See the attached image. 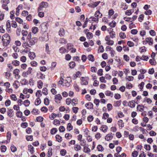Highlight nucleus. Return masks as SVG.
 I'll list each match as a JSON object with an SVG mask.
<instances>
[{
	"mask_svg": "<svg viewBox=\"0 0 157 157\" xmlns=\"http://www.w3.org/2000/svg\"><path fill=\"white\" fill-rule=\"evenodd\" d=\"M20 8H21V7L20 6V5H19L18 7L16 8L15 14L17 16H18L19 15V10H20Z\"/></svg>",
	"mask_w": 157,
	"mask_h": 157,
	"instance_id": "nucleus-36",
	"label": "nucleus"
},
{
	"mask_svg": "<svg viewBox=\"0 0 157 157\" xmlns=\"http://www.w3.org/2000/svg\"><path fill=\"white\" fill-rule=\"evenodd\" d=\"M113 138V136L111 133L110 134H108L105 137V139L107 141H109L111 140Z\"/></svg>",
	"mask_w": 157,
	"mask_h": 157,
	"instance_id": "nucleus-10",
	"label": "nucleus"
},
{
	"mask_svg": "<svg viewBox=\"0 0 157 157\" xmlns=\"http://www.w3.org/2000/svg\"><path fill=\"white\" fill-rule=\"evenodd\" d=\"M21 33L24 36H26L28 34V32L25 30H22L21 31Z\"/></svg>",
	"mask_w": 157,
	"mask_h": 157,
	"instance_id": "nucleus-48",
	"label": "nucleus"
},
{
	"mask_svg": "<svg viewBox=\"0 0 157 157\" xmlns=\"http://www.w3.org/2000/svg\"><path fill=\"white\" fill-rule=\"evenodd\" d=\"M36 120L37 121L41 122L43 121V118L42 117L40 116L37 117L36 118Z\"/></svg>",
	"mask_w": 157,
	"mask_h": 157,
	"instance_id": "nucleus-59",
	"label": "nucleus"
},
{
	"mask_svg": "<svg viewBox=\"0 0 157 157\" xmlns=\"http://www.w3.org/2000/svg\"><path fill=\"white\" fill-rule=\"evenodd\" d=\"M108 129V127L107 126L104 125H102L101 127V130L103 132H105Z\"/></svg>",
	"mask_w": 157,
	"mask_h": 157,
	"instance_id": "nucleus-20",
	"label": "nucleus"
},
{
	"mask_svg": "<svg viewBox=\"0 0 157 157\" xmlns=\"http://www.w3.org/2000/svg\"><path fill=\"white\" fill-rule=\"evenodd\" d=\"M144 107L143 105H138L137 107V109L140 111H142L144 110Z\"/></svg>",
	"mask_w": 157,
	"mask_h": 157,
	"instance_id": "nucleus-22",
	"label": "nucleus"
},
{
	"mask_svg": "<svg viewBox=\"0 0 157 157\" xmlns=\"http://www.w3.org/2000/svg\"><path fill=\"white\" fill-rule=\"evenodd\" d=\"M105 94L107 96L112 97L113 96V94L112 92L109 91H106L105 93Z\"/></svg>",
	"mask_w": 157,
	"mask_h": 157,
	"instance_id": "nucleus-33",
	"label": "nucleus"
},
{
	"mask_svg": "<svg viewBox=\"0 0 157 157\" xmlns=\"http://www.w3.org/2000/svg\"><path fill=\"white\" fill-rule=\"evenodd\" d=\"M100 3V1L95 2H93L91 4L88 5L91 8H94L96 7Z\"/></svg>",
	"mask_w": 157,
	"mask_h": 157,
	"instance_id": "nucleus-8",
	"label": "nucleus"
},
{
	"mask_svg": "<svg viewBox=\"0 0 157 157\" xmlns=\"http://www.w3.org/2000/svg\"><path fill=\"white\" fill-rule=\"evenodd\" d=\"M12 63L13 65L15 66H18L19 65L20 62L18 61L17 60H14L13 61Z\"/></svg>",
	"mask_w": 157,
	"mask_h": 157,
	"instance_id": "nucleus-32",
	"label": "nucleus"
},
{
	"mask_svg": "<svg viewBox=\"0 0 157 157\" xmlns=\"http://www.w3.org/2000/svg\"><path fill=\"white\" fill-rule=\"evenodd\" d=\"M26 60V58L25 56H23L20 58V60L23 62H25Z\"/></svg>",
	"mask_w": 157,
	"mask_h": 157,
	"instance_id": "nucleus-60",
	"label": "nucleus"
},
{
	"mask_svg": "<svg viewBox=\"0 0 157 157\" xmlns=\"http://www.w3.org/2000/svg\"><path fill=\"white\" fill-rule=\"evenodd\" d=\"M40 5L43 8H46L48 6V4L46 2H42L40 3Z\"/></svg>",
	"mask_w": 157,
	"mask_h": 157,
	"instance_id": "nucleus-16",
	"label": "nucleus"
},
{
	"mask_svg": "<svg viewBox=\"0 0 157 157\" xmlns=\"http://www.w3.org/2000/svg\"><path fill=\"white\" fill-rule=\"evenodd\" d=\"M59 51L61 53H64L66 52V50L64 48L61 47L59 49Z\"/></svg>",
	"mask_w": 157,
	"mask_h": 157,
	"instance_id": "nucleus-49",
	"label": "nucleus"
},
{
	"mask_svg": "<svg viewBox=\"0 0 157 157\" xmlns=\"http://www.w3.org/2000/svg\"><path fill=\"white\" fill-rule=\"evenodd\" d=\"M81 146L78 144H76L75 145L74 149L76 151L80 150L81 149Z\"/></svg>",
	"mask_w": 157,
	"mask_h": 157,
	"instance_id": "nucleus-19",
	"label": "nucleus"
},
{
	"mask_svg": "<svg viewBox=\"0 0 157 157\" xmlns=\"http://www.w3.org/2000/svg\"><path fill=\"white\" fill-rule=\"evenodd\" d=\"M7 115L10 117H12L13 115V111L12 109H10L7 111Z\"/></svg>",
	"mask_w": 157,
	"mask_h": 157,
	"instance_id": "nucleus-12",
	"label": "nucleus"
},
{
	"mask_svg": "<svg viewBox=\"0 0 157 157\" xmlns=\"http://www.w3.org/2000/svg\"><path fill=\"white\" fill-rule=\"evenodd\" d=\"M65 137L67 139H70L72 137V135L69 133H66L65 135Z\"/></svg>",
	"mask_w": 157,
	"mask_h": 157,
	"instance_id": "nucleus-61",
	"label": "nucleus"
},
{
	"mask_svg": "<svg viewBox=\"0 0 157 157\" xmlns=\"http://www.w3.org/2000/svg\"><path fill=\"white\" fill-rule=\"evenodd\" d=\"M1 2L2 3V8L6 11H8L9 9L7 5L10 3L9 0H2Z\"/></svg>",
	"mask_w": 157,
	"mask_h": 157,
	"instance_id": "nucleus-4",
	"label": "nucleus"
},
{
	"mask_svg": "<svg viewBox=\"0 0 157 157\" xmlns=\"http://www.w3.org/2000/svg\"><path fill=\"white\" fill-rule=\"evenodd\" d=\"M11 151L13 152H14L17 151V148L13 145H12L10 147Z\"/></svg>",
	"mask_w": 157,
	"mask_h": 157,
	"instance_id": "nucleus-47",
	"label": "nucleus"
},
{
	"mask_svg": "<svg viewBox=\"0 0 157 157\" xmlns=\"http://www.w3.org/2000/svg\"><path fill=\"white\" fill-rule=\"evenodd\" d=\"M41 100L39 98H37L35 102V104L36 105H39L41 103Z\"/></svg>",
	"mask_w": 157,
	"mask_h": 157,
	"instance_id": "nucleus-24",
	"label": "nucleus"
},
{
	"mask_svg": "<svg viewBox=\"0 0 157 157\" xmlns=\"http://www.w3.org/2000/svg\"><path fill=\"white\" fill-rule=\"evenodd\" d=\"M58 83L63 86L67 87L69 86L70 85V82H68L67 80H64L61 77L60 78V80L58 82Z\"/></svg>",
	"mask_w": 157,
	"mask_h": 157,
	"instance_id": "nucleus-2",
	"label": "nucleus"
},
{
	"mask_svg": "<svg viewBox=\"0 0 157 157\" xmlns=\"http://www.w3.org/2000/svg\"><path fill=\"white\" fill-rule=\"evenodd\" d=\"M61 95L58 94L56 95L55 96V101L57 103H59V101L62 99Z\"/></svg>",
	"mask_w": 157,
	"mask_h": 157,
	"instance_id": "nucleus-6",
	"label": "nucleus"
},
{
	"mask_svg": "<svg viewBox=\"0 0 157 157\" xmlns=\"http://www.w3.org/2000/svg\"><path fill=\"white\" fill-rule=\"evenodd\" d=\"M85 106L86 107H87L88 106H89V107L87 108L88 109H93V104L91 102H89L86 104L85 105Z\"/></svg>",
	"mask_w": 157,
	"mask_h": 157,
	"instance_id": "nucleus-13",
	"label": "nucleus"
},
{
	"mask_svg": "<svg viewBox=\"0 0 157 157\" xmlns=\"http://www.w3.org/2000/svg\"><path fill=\"white\" fill-rule=\"evenodd\" d=\"M10 97H11L12 100H13L14 101H16L17 99L16 96L14 94H12L11 95Z\"/></svg>",
	"mask_w": 157,
	"mask_h": 157,
	"instance_id": "nucleus-41",
	"label": "nucleus"
},
{
	"mask_svg": "<svg viewBox=\"0 0 157 157\" xmlns=\"http://www.w3.org/2000/svg\"><path fill=\"white\" fill-rule=\"evenodd\" d=\"M72 103L73 106H75L76 104H77V100L76 99H73L72 100Z\"/></svg>",
	"mask_w": 157,
	"mask_h": 157,
	"instance_id": "nucleus-55",
	"label": "nucleus"
},
{
	"mask_svg": "<svg viewBox=\"0 0 157 157\" xmlns=\"http://www.w3.org/2000/svg\"><path fill=\"white\" fill-rule=\"evenodd\" d=\"M59 35L60 36H63L65 34L64 30L63 29H60L59 32Z\"/></svg>",
	"mask_w": 157,
	"mask_h": 157,
	"instance_id": "nucleus-25",
	"label": "nucleus"
},
{
	"mask_svg": "<svg viewBox=\"0 0 157 157\" xmlns=\"http://www.w3.org/2000/svg\"><path fill=\"white\" fill-rule=\"evenodd\" d=\"M88 59H89V60L92 62H93L94 60V56L92 55H89L88 56Z\"/></svg>",
	"mask_w": 157,
	"mask_h": 157,
	"instance_id": "nucleus-27",
	"label": "nucleus"
},
{
	"mask_svg": "<svg viewBox=\"0 0 157 157\" xmlns=\"http://www.w3.org/2000/svg\"><path fill=\"white\" fill-rule=\"evenodd\" d=\"M39 78L43 79L45 78V75H43L41 73H40L37 75Z\"/></svg>",
	"mask_w": 157,
	"mask_h": 157,
	"instance_id": "nucleus-29",
	"label": "nucleus"
},
{
	"mask_svg": "<svg viewBox=\"0 0 157 157\" xmlns=\"http://www.w3.org/2000/svg\"><path fill=\"white\" fill-rule=\"evenodd\" d=\"M97 149L98 151H103L104 149L102 145H99L97 146Z\"/></svg>",
	"mask_w": 157,
	"mask_h": 157,
	"instance_id": "nucleus-45",
	"label": "nucleus"
},
{
	"mask_svg": "<svg viewBox=\"0 0 157 157\" xmlns=\"http://www.w3.org/2000/svg\"><path fill=\"white\" fill-rule=\"evenodd\" d=\"M26 139L28 141H32L33 139V136H26Z\"/></svg>",
	"mask_w": 157,
	"mask_h": 157,
	"instance_id": "nucleus-52",
	"label": "nucleus"
},
{
	"mask_svg": "<svg viewBox=\"0 0 157 157\" xmlns=\"http://www.w3.org/2000/svg\"><path fill=\"white\" fill-rule=\"evenodd\" d=\"M32 70V68L30 67H29L26 71H24L22 72V76L24 77H27L28 75L31 74Z\"/></svg>",
	"mask_w": 157,
	"mask_h": 157,
	"instance_id": "nucleus-5",
	"label": "nucleus"
},
{
	"mask_svg": "<svg viewBox=\"0 0 157 157\" xmlns=\"http://www.w3.org/2000/svg\"><path fill=\"white\" fill-rule=\"evenodd\" d=\"M17 83H19L18 81H15L13 84V85L15 89H17L18 87V85Z\"/></svg>",
	"mask_w": 157,
	"mask_h": 157,
	"instance_id": "nucleus-35",
	"label": "nucleus"
},
{
	"mask_svg": "<svg viewBox=\"0 0 157 157\" xmlns=\"http://www.w3.org/2000/svg\"><path fill=\"white\" fill-rule=\"evenodd\" d=\"M72 129L73 126L70 123H69L67 125V130L69 131H70L71 130H72Z\"/></svg>",
	"mask_w": 157,
	"mask_h": 157,
	"instance_id": "nucleus-30",
	"label": "nucleus"
},
{
	"mask_svg": "<svg viewBox=\"0 0 157 157\" xmlns=\"http://www.w3.org/2000/svg\"><path fill=\"white\" fill-rule=\"evenodd\" d=\"M116 22L115 21H112L111 22L109 23V25L112 27H114L116 26Z\"/></svg>",
	"mask_w": 157,
	"mask_h": 157,
	"instance_id": "nucleus-43",
	"label": "nucleus"
},
{
	"mask_svg": "<svg viewBox=\"0 0 157 157\" xmlns=\"http://www.w3.org/2000/svg\"><path fill=\"white\" fill-rule=\"evenodd\" d=\"M20 71L18 69H15L13 71V73L15 74V76H18Z\"/></svg>",
	"mask_w": 157,
	"mask_h": 157,
	"instance_id": "nucleus-40",
	"label": "nucleus"
},
{
	"mask_svg": "<svg viewBox=\"0 0 157 157\" xmlns=\"http://www.w3.org/2000/svg\"><path fill=\"white\" fill-rule=\"evenodd\" d=\"M22 46L24 48L27 46H28L29 47V45L28 42V41H27V40L26 41H24L22 44Z\"/></svg>",
	"mask_w": 157,
	"mask_h": 157,
	"instance_id": "nucleus-38",
	"label": "nucleus"
},
{
	"mask_svg": "<svg viewBox=\"0 0 157 157\" xmlns=\"http://www.w3.org/2000/svg\"><path fill=\"white\" fill-rule=\"evenodd\" d=\"M29 150L31 154H33L34 152V147L31 145H28Z\"/></svg>",
	"mask_w": 157,
	"mask_h": 157,
	"instance_id": "nucleus-15",
	"label": "nucleus"
},
{
	"mask_svg": "<svg viewBox=\"0 0 157 157\" xmlns=\"http://www.w3.org/2000/svg\"><path fill=\"white\" fill-rule=\"evenodd\" d=\"M57 131V129L56 128H52L51 131V133L52 134H55Z\"/></svg>",
	"mask_w": 157,
	"mask_h": 157,
	"instance_id": "nucleus-50",
	"label": "nucleus"
},
{
	"mask_svg": "<svg viewBox=\"0 0 157 157\" xmlns=\"http://www.w3.org/2000/svg\"><path fill=\"white\" fill-rule=\"evenodd\" d=\"M27 41H28L29 45V47H31L32 46L34 45L37 42V39L36 37H33L30 39H27Z\"/></svg>",
	"mask_w": 157,
	"mask_h": 157,
	"instance_id": "nucleus-3",
	"label": "nucleus"
},
{
	"mask_svg": "<svg viewBox=\"0 0 157 157\" xmlns=\"http://www.w3.org/2000/svg\"><path fill=\"white\" fill-rule=\"evenodd\" d=\"M121 101H115L113 104V106L115 107H119L121 105Z\"/></svg>",
	"mask_w": 157,
	"mask_h": 157,
	"instance_id": "nucleus-11",
	"label": "nucleus"
},
{
	"mask_svg": "<svg viewBox=\"0 0 157 157\" xmlns=\"http://www.w3.org/2000/svg\"><path fill=\"white\" fill-rule=\"evenodd\" d=\"M37 84L38 85V87L39 89L42 88V86L43 85V82L41 80H39L38 81Z\"/></svg>",
	"mask_w": 157,
	"mask_h": 157,
	"instance_id": "nucleus-31",
	"label": "nucleus"
},
{
	"mask_svg": "<svg viewBox=\"0 0 157 157\" xmlns=\"http://www.w3.org/2000/svg\"><path fill=\"white\" fill-rule=\"evenodd\" d=\"M126 78L128 81H132L134 79V77L132 76H128L126 77Z\"/></svg>",
	"mask_w": 157,
	"mask_h": 157,
	"instance_id": "nucleus-56",
	"label": "nucleus"
},
{
	"mask_svg": "<svg viewBox=\"0 0 157 157\" xmlns=\"http://www.w3.org/2000/svg\"><path fill=\"white\" fill-rule=\"evenodd\" d=\"M146 41L147 42V43H148L150 45H152L153 44V39L152 38L150 37H148L147 38L145 39Z\"/></svg>",
	"mask_w": 157,
	"mask_h": 157,
	"instance_id": "nucleus-9",
	"label": "nucleus"
},
{
	"mask_svg": "<svg viewBox=\"0 0 157 157\" xmlns=\"http://www.w3.org/2000/svg\"><path fill=\"white\" fill-rule=\"evenodd\" d=\"M109 116V114L107 113H105L103 114L102 118L106 119Z\"/></svg>",
	"mask_w": 157,
	"mask_h": 157,
	"instance_id": "nucleus-53",
	"label": "nucleus"
},
{
	"mask_svg": "<svg viewBox=\"0 0 157 157\" xmlns=\"http://www.w3.org/2000/svg\"><path fill=\"white\" fill-rule=\"evenodd\" d=\"M12 26L13 27L16 28L17 27V24L16 22L14 21H12Z\"/></svg>",
	"mask_w": 157,
	"mask_h": 157,
	"instance_id": "nucleus-54",
	"label": "nucleus"
},
{
	"mask_svg": "<svg viewBox=\"0 0 157 157\" xmlns=\"http://www.w3.org/2000/svg\"><path fill=\"white\" fill-rule=\"evenodd\" d=\"M66 153V151L65 149H62L60 151V154L62 156L65 155Z\"/></svg>",
	"mask_w": 157,
	"mask_h": 157,
	"instance_id": "nucleus-46",
	"label": "nucleus"
},
{
	"mask_svg": "<svg viewBox=\"0 0 157 157\" xmlns=\"http://www.w3.org/2000/svg\"><path fill=\"white\" fill-rule=\"evenodd\" d=\"M132 10H127L125 12L126 15L128 16L130 15L132 12Z\"/></svg>",
	"mask_w": 157,
	"mask_h": 157,
	"instance_id": "nucleus-51",
	"label": "nucleus"
},
{
	"mask_svg": "<svg viewBox=\"0 0 157 157\" xmlns=\"http://www.w3.org/2000/svg\"><path fill=\"white\" fill-rule=\"evenodd\" d=\"M112 105L110 103L108 104L107 105V108L108 111H109L111 110L112 109Z\"/></svg>",
	"mask_w": 157,
	"mask_h": 157,
	"instance_id": "nucleus-57",
	"label": "nucleus"
},
{
	"mask_svg": "<svg viewBox=\"0 0 157 157\" xmlns=\"http://www.w3.org/2000/svg\"><path fill=\"white\" fill-rule=\"evenodd\" d=\"M32 31L33 33L35 34L38 32V28L36 27H33L32 28Z\"/></svg>",
	"mask_w": 157,
	"mask_h": 157,
	"instance_id": "nucleus-17",
	"label": "nucleus"
},
{
	"mask_svg": "<svg viewBox=\"0 0 157 157\" xmlns=\"http://www.w3.org/2000/svg\"><path fill=\"white\" fill-rule=\"evenodd\" d=\"M11 103L10 101V100H7L5 102V105L6 106H9Z\"/></svg>",
	"mask_w": 157,
	"mask_h": 157,
	"instance_id": "nucleus-62",
	"label": "nucleus"
},
{
	"mask_svg": "<svg viewBox=\"0 0 157 157\" xmlns=\"http://www.w3.org/2000/svg\"><path fill=\"white\" fill-rule=\"evenodd\" d=\"M120 37L123 39H124L126 37V35L123 32H121L119 33Z\"/></svg>",
	"mask_w": 157,
	"mask_h": 157,
	"instance_id": "nucleus-28",
	"label": "nucleus"
},
{
	"mask_svg": "<svg viewBox=\"0 0 157 157\" xmlns=\"http://www.w3.org/2000/svg\"><path fill=\"white\" fill-rule=\"evenodd\" d=\"M30 101L28 100H27L24 101V104L25 106H28L30 104Z\"/></svg>",
	"mask_w": 157,
	"mask_h": 157,
	"instance_id": "nucleus-39",
	"label": "nucleus"
},
{
	"mask_svg": "<svg viewBox=\"0 0 157 157\" xmlns=\"http://www.w3.org/2000/svg\"><path fill=\"white\" fill-rule=\"evenodd\" d=\"M56 140L59 142H60L62 141V137L59 135H56Z\"/></svg>",
	"mask_w": 157,
	"mask_h": 157,
	"instance_id": "nucleus-23",
	"label": "nucleus"
},
{
	"mask_svg": "<svg viewBox=\"0 0 157 157\" xmlns=\"http://www.w3.org/2000/svg\"><path fill=\"white\" fill-rule=\"evenodd\" d=\"M138 152L136 151H135L132 152V155L133 157H136L138 155Z\"/></svg>",
	"mask_w": 157,
	"mask_h": 157,
	"instance_id": "nucleus-64",
	"label": "nucleus"
},
{
	"mask_svg": "<svg viewBox=\"0 0 157 157\" xmlns=\"http://www.w3.org/2000/svg\"><path fill=\"white\" fill-rule=\"evenodd\" d=\"M110 37L113 38L115 37L116 35L115 33V32L113 31H112L110 33Z\"/></svg>",
	"mask_w": 157,
	"mask_h": 157,
	"instance_id": "nucleus-63",
	"label": "nucleus"
},
{
	"mask_svg": "<svg viewBox=\"0 0 157 157\" xmlns=\"http://www.w3.org/2000/svg\"><path fill=\"white\" fill-rule=\"evenodd\" d=\"M41 91L40 90H38L36 92V96L37 97V98H39L40 96L42 95V94H41Z\"/></svg>",
	"mask_w": 157,
	"mask_h": 157,
	"instance_id": "nucleus-58",
	"label": "nucleus"
},
{
	"mask_svg": "<svg viewBox=\"0 0 157 157\" xmlns=\"http://www.w3.org/2000/svg\"><path fill=\"white\" fill-rule=\"evenodd\" d=\"M81 83V84L82 85H86L88 84V82L85 79H83L82 80Z\"/></svg>",
	"mask_w": 157,
	"mask_h": 157,
	"instance_id": "nucleus-37",
	"label": "nucleus"
},
{
	"mask_svg": "<svg viewBox=\"0 0 157 157\" xmlns=\"http://www.w3.org/2000/svg\"><path fill=\"white\" fill-rule=\"evenodd\" d=\"M136 102L134 100H132L129 101L128 103V105L131 108H133L135 107L136 105Z\"/></svg>",
	"mask_w": 157,
	"mask_h": 157,
	"instance_id": "nucleus-7",
	"label": "nucleus"
},
{
	"mask_svg": "<svg viewBox=\"0 0 157 157\" xmlns=\"http://www.w3.org/2000/svg\"><path fill=\"white\" fill-rule=\"evenodd\" d=\"M53 123L54 124L57 126H59L60 125V121L57 119H55L53 121Z\"/></svg>",
	"mask_w": 157,
	"mask_h": 157,
	"instance_id": "nucleus-26",
	"label": "nucleus"
},
{
	"mask_svg": "<svg viewBox=\"0 0 157 157\" xmlns=\"http://www.w3.org/2000/svg\"><path fill=\"white\" fill-rule=\"evenodd\" d=\"M29 56L31 59H33L36 57L35 54L33 52H30L29 54Z\"/></svg>",
	"mask_w": 157,
	"mask_h": 157,
	"instance_id": "nucleus-14",
	"label": "nucleus"
},
{
	"mask_svg": "<svg viewBox=\"0 0 157 157\" xmlns=\"http://www.w3.org/2000/svg\"><path fill=\"white\" fill-rule=\"evenodd\" d=\"M57 116V115L55 113H52L51 115L49 116V118L52 120H53Z\"/></svg>",
	"mask_w": 157,
	"mask_h": 157,
	"instance_id": "nucleus-21",
	"label": "nucleus"
},
{
	"mask_svg": "<svg viewBox=\"0 0 157 157\" xmlns=\"http://www.w3.org/2000/svg\"><path fill=\"white\" fill-rule=\"evenodd\" d=\"M15 20L17 22L20 24H23V20L22 19H21L20 18L18 17H16Z\"/></svg>",
	"mask_w": 157,
	"mask_h": 157,
	"instance_id": "nucleus-44",
	"label": "nucleus"
},
{
	"mask_svg": "<svg viewBox=\"0 0 157 157\" xmlns=\"http://www.w3.org/2000/svg\"><path fill=\"white\" fill-rule=\"evenodd\" d=\"M10 37L8 34H5L2 38L3 45L4 46H7L10 42Z\"/></svg>",
	"mask_w": 157,
	"mask_h": 157,
	"instance_id": "nucleus-1",
	"label": "nucleus"
},
{
	"mask_svg": "<svg viewBox=\"0 0 157 157\" xmlns=\"http://www.w3.org/2000/svg\"><path fill=\"white\" fill-rule=\"evenodd\" d=\"M94 15L95 17H101L102 16V14L98 10L95 12Z\"/></svg>",
	"mask_w": 157,
	"mask_h": 157,
	"instance_id": "nucleus-18",
	"label": "nucleus"
},
{
	"mask_svg": "<svg viewBox=\"0 0 157 157\" xmlns=\"http://www.w3.org/2000/svg\"><path fill=\"white\" fill-rule=\"evenodd\" d=\"M69 66L70 67L74 68L75 66V63L74 62H71L69 63Z\"/></svg>",
	"mask_w": 157,
	"mask_h": 157,
	"instance_id": "nucleus-34",
	"label": "nucleus"
},
{
	"mask_svg": "<svg viewBox=\"0 0 157 157\" xmlns=\"http://www.w3.org/2000/svg\"><path fill=\"white\" fill-rule=\"evenodd\" d=\"M118 125L121 127H123L124 126V123L123 122L122 120H120L118 121Z\"/></svg>",
	"mask_w": 157,
	"mask_h": 157,
	"instance_id": "nucleus-42",
	"label": "nucleus"
}]
</instances>
